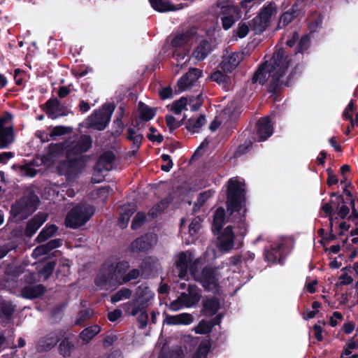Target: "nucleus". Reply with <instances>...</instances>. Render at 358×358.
Returning <instances> with one entry per match:
<instances>
[{
	"label": "nucleus",
	"mask_w": 358,
	"mask_h": 358,
	"mask_svg": "<svg viewBox=\"0 0 358 358\" xmlns=\"http://www.w3.org/2000/svg\"><path fill=\"white\" fill-rule=\"evenodd\" d=\"M291 59L285 55L283 49L277 50L269 61H266L255 73L253 83L269 84V91L276 90L289 84V76H287Z\"/></svg>",
	"instance_id": "nucleus-1"
},
{
	"label": "nucleus",
	"mask_w": 358,
	"mask_h": 358,
	"mask_svg": "<svg viewBox=\"0 0 358 358\" xmlns=\"http://www.w3.org/2000/svg\"><path fill=\"white\" fill-rule=\"evenodd\" d=\"M243 182L238 178H231L228 182L227 211L231 216L230 220L238 218L243 221L241 210L244 202V188Z\"/></svg>",
	"instance_id": "nucleus-2"
},
{
	"label": "nucleus",
	"mask_w": 358,
	"mask_h": 358,
	"mask_svg": "<svg viewBox=\"0 0 358 358\" xmlns=\"http://www.w3.org/2000/svg\"><path fill=\"white\" fill-rule=\"evenodd\" d=\"M129 267L127 262H120L113 267L111 266L103 274H100L96 278V283L99 286L105 285L107 283L111 286L121 285L125 282V272Z\"/></svg>",
	"instance_id": "nucleus-3"
},
{
	"label": "nucleus",
	"mask_w": 358,
	"mask_h": 358,
	"mask_svg": "<svg viewBox=\"0 0 358 358\" xmlns=\"http://www.w3.org/2000/svg\"><path fill=\"white\" fill-rule=\"evenodd\" d=\"M94 208L88 204L74 207L66 215L65 222L69 227L76 229L85 224L94 215Z\"/></svg>",
	"instance_id": "nucleus-4"
},
{
	"label": "nucleus",
	"mask_w": 358,
	"mask_h": 358,
	"mask_svg": "<svg viewBox=\"0 0 358 358\" xmlns=\"http://www.w3.org/2000/svg\"><path fill=\"white\" fill-rule=\"evenodd\" d=\"M200 267L199 260H196L190 268V273L196 281L201 282L203 287L209 291H217L218 287V278L210 268H205L201 272L198 270Z\"/></svg>",
	"instance_id": "nucleus-5"
},
{
	"label": "nucleus",
	"mask_w": 358,
	"mask_h": 358,
	"mask_svg": "<svg viewBox=\"0 0 358 358\" xmlns=\"http://www.w3.org/2000/svg\"><path fill=\"white\" fill-rule=\"evenodd\" d=\"M154 297V293L149 287L141 285L138 287L135 292L134 301L128 303V308L126 312L128 314L136 316L138 314L142 308H145L148 303Z\"/></svg>",
	"instance_id": "nucleus-6"
},
{
	"label": "nucleus",
	"mask_w": 358,
	"mask_h": 358,
	"mask_svg": "<svg viewBox=\"0 0 358 358\" xmlns=\"http://www.w3.org/2000/svg\"><path fill=\"white\" fill-rule=\"evenodd\" d=\"M201 296L200 290L194 285H189L187 292H182L169 304V309L177 311L182 307L190 308L199 301Z\"/></svg>",
	"instance_id": "nucleus-7"
},
{
	"label": "nucleus",
	"mask_w": 358,
	"mask_h": 358,
	"mask_svg": "<svg viewBox=\"0 0 358 358\" xmlns=\"http://www.w3.org/2000/svg\"><path fill=\"white\" fill-rule=\"evenodd\" d=\"M234 1L219 0L217 2V6L220 8L219 15L224 29L231 27L234 22L240 17L238 8L233 4Z\"/></svg>",
	"instance_id": "nucleus-8"
},
{
	"label": "nucleus",
	"mask_w": 358,
	"mask_h": 358,
	"mask_svg": "<svg viewBox=\"0 0 358 358\" xmlns=\"http://www.w3.org/2000/svg\"><path fill=\"white\" fill-rule=\"evenodd\" d=\"M114 109L113 104H104L101 109L88 117L87 120L88 127L96 130L104 129L110 120Z\"/></svg>",
	"instance_id": "nucleus-9"
},
{
	"label": "nucleus",
	"mask_w": 358,
	"mask_h": 358,
	"mask_svg": "<svg viewBox=\"0 0 358 358\" xmlns=\"http://www.w3.org/2000/svg\"><path fill=\"white\" fill-rule=\"evenodd\" d=\"M37 197L30 194L19 199L11 208V212L15 217L23 220L27 218L36 209Z\"/></svg>",
	"instance_id": "nucleus-10"
},
{
	"label": "nucleus",
	"mask_w": 358,
	"mask_h": 358,
	"mask_svg": "<svg viewBox=\"0 0 358 358\" xmlns=\"http://www.w3.org/2000/svg\"><path fill=\"white\" fill-rule=\"evenodd\" d=\"M68 152L66 160L60 162L57 166V171L60 175L65 176L70 180L74 179L83 170V162L78 157H71Z\"/></svg>",
	"instance_id": "nucleus-11"
},
{
	"label": "nucleus",
	"mask_w": 358,
	"mask_h": 358,
	"mask_svg": "<svg viewBox=\"0 0 358 358\" xmlns=\"http://www.w3.org/2000/svg\"><path fill=\"white\" fill-rule=\"evenodd\" d=\"M70 143L66 141L59 143H51L45 150V153L43 156V161L47 165H50L57 161L65 153L71 154Z\"/></svg>",
	"instance_id": "nucleus-12"
},
{
	"label": "nucleus",
	"mask_w": 358,
	"mask_h": 358,
	"mask_svg": "<svg viewBox=\"0 0 358 358\" xmlns=\"http://www.w3.org/2000/svg\"><path fill=\"white\" fill-rule=\"evenodd\" d=\"M11 117L7 114L0 118V148H7L15 140Z\"/></svg>",
	"instance_id": "nucleus-13"
},
{
	"label": "nucleus",
	"mask_w": 358,
	"mask_h": 358,
	"mask_svg": "<svg viewBox=\"0 0 358 358\" xmlns=\"http://www.w3.org/2000/svg\"><path fill=\"white\" fill-rule=\"evenodd\" d=\"M114 159L115 155L110 152H105L101 156L96 164L95 172L92 177L94 182H100L103 180L104 176L100 174L103 171L113 169Z\"/></svg>",
	"instance_id": "nucleus-14"
},
{
	"label": "nucleus",
	"mask_w": 358,
	"mask_h": 358,
	"mask_svg": "<svg viewBox=\"0 0 358 358\" xmlns=\"http://www.w3.org/2000/svg\"><path fill=\"white\" fill-rule=\"evenodd\" d=\"M192 262L191 255L185 252H180L176 257L175 268L173 272L176 276L180 279H188L187 268L189 264Z\"/></svg>",
	"instance_id": "nucleus-15"
},
{
	"label": "nucleus",
	"mask_w": 358,
	"mask_h": 358,
	"mask_svg": "<svg viewBox=\"0 0 358 358\" xmlns=\"http://www.w3.org/2000/svg\"><path fill=\"white\" fill-rule=\"evenodd\" d=\"M292 246V241L290 238H282L276 248L267 253L266 258L268 261L280 262L282 254L289 250Z\"/></svg>",
	"instance_id": "nucleus-16"
},
{
	"label": "nucleus",
	"mask_w": 358,
	"mask_h": 358,
	"mask_svg": "<svg viewBox=\"0 0 358 358\" xmlns=\"http://www.w3.org/2000/svg\"><path fill=\"white\" fill-rule=\"evenodd\" d=\"M243 59V53L241 52L227 54L223 56L221 68L224 71L231 73L238 66Z\"/></svg>",
	"instance_id": "nucleus-17"
},
{
	"label": "nucleus",
	"mask_w": 358,
	"mask_h": 358,
	"mask_svg": "<svg viewBox=\"0 0 358 358\" xmlns=\"http://www.w3.org/2000/svg\"><path fill=\"white\" fill-rule=\"evenodd\" d=\"M217 247L222 251L227 252L234 246V234L231 226L227 227L217 237Z\"/></svg>",
	"instance_id": "nucleus-18"
},
{
	"label": "nucleus",
	"mask_w": 358,
	"mask_h": 358,
	"mask_svg": "<svg viewBox=\"0 0 358 358\" xmlns=\"http://www.w3.org/2000/svg\"><path fill=\"white\" fill-rule=\"evenodd\" d=\"M202 71L198 69H191L178 82V92L187 90L201 76Z\"/></svg>",
	"instance_id": "nucleus-19"
},
{
	"label": "nucleus",
	"mask_w": 358,
	"mask_h": 358,
	"mask_svg": "<svg viewBox=\"0 0 358 358\" xmlns=\"http://www.w3.org/2000/svg\"><path fill=\"white\" fill-rule=\"evenodd\" d=\"M164 324L166 325H189L194 321L192 315L187 313L175 315L164 313Z\"/></svg>",
	"instance_id": "nucleus-20"
},
{
	"label": "nucleus",
	"mask_w": 358,
	"mask_h": 358,
	"mask_svg": "<svg viewBox=\"0 0 358 358\" xmlns=\"http://www.w3.org/2000/svg\"><path fill=\"white\" fill-rule=\"evenodd\" d=\"M257 134L259 141H265L273 134V124L268 117L260 119L257 124Z\"/></svg>",
	"instance_id": "nucleus-21"
},
{
	"label": "nucleus",
	"mask_w": 358,
	"mask_h": 358,
	"mask_svg": "<svg viewBox=\"0 0 358 358\" xmlns=\"http://www.w3.org/2000/svg\"><path fill=\"white\" fill-rule=\"evenodd\" d=\"M70 150L71 155L85 152L89 150L92 145V139L88 136H82L80 139L76 141H70Z\"/></svg>",
	"instance_id": "nucleus-22"
},
{
	"label": "nucleus",
	"mask_w": 358,
	"mask_h": 358,
	"mask_svg": "<svg viewBox=\"0 0 358 358\" xmlns=\"http://www.w3.org/2000/svg\"><path fill=\"white\" fill-rule=\"evenodd\" d=\"M331 203L336 208L337 215L345 219L350 214V208L347 206V201L341 196L334 193L331 194Z\"/></svg>",
	"instance_id": "nucleus-23"
},
{
	"label": "nucleus",
	"mask_w": 358,
	"mask_h": 358,
	"mask_svg": "<svg viewBox=\"0 0 358 358\" xmlns=\"http://www.w3.org/2000/svg\"><path fill=\"white\" fill-rule=\"evenodd\" d=\"M48 215L45 213H39L29 220L26 228V234L31 236L46 221Z\"/></svg>",
	"instance_id": "nucleus-24"
},
{
	"label": "nucleus",
	"mask_w": 358,
	"mask_h": 358,
	"mask_svg": "<svg viewBox=\"0 0 358 358\" xmlns=\"http://www.w3.org/2000/svg\"><path fill=\"white\" fill-rule=\"evenodd\" d=\"M46 112L52 118H57L59 116L65 115L66 113L62 111L63 107L60 101L57 99H51L46 103Z\"/></svg>",
	"instance_id": "nucleus-25"
},
{
	"label": "nucleus",
	"mask_w": 358,
	"mask_h": 358,
	"mask_svg": "<svg viewBox=\"0 0 358 358\" xmlns=\"http://www.w3.org/2000/svg\"><path fill=\"white\" fill-rule=\"evenodd\" d=\"M136 211V206L134 204L124 205L121 208L120 217L118 219V224L120 227L125 228L129 221L130 217Z\"/></svg>",
	"instance_id": "nucleus-26"
},
{
	"label": "nucleus",
	"mask_w": 358,
	"mask_h": 358,
	"mask_svg": "<svg viewBox=\"0 0 358 358\" xmlns=\"http://www.w3.org/2000/svg\"><path fill=\"white\" fill-rule=\"evenodd\" d=\"M60 245L61 241L59 239L51 240L48 243L36 248L32 252V256L35 258H38L42 255H46L52 249L57 248Z\"/></svg>",
	"instance_id": "nucleus-27"
},
{
	"label": "nucleus",
	"mask_w": 358,
	"mask_h": 358,
	"mask_svg": "<svg viewBox=\"0 0 358 358\" xmlns=\"http://www.w3.org/2000/svg\"><path fill=\"white\" fill-rule=\"evenodd\" d=\"M153 237L152 235L150 236H142L141 238H138L136 239L131 244V250L133 252H143L148 250L151 245V239H152Z\"/></svg>",
	"instance_id": "nucleus-28"
},
{
	"label": "nucleus",
	"mask_w": 358,
	"mask_h": 358,
	"mask_svg": "<svg viewBox=\"0 0 358 358\" xmlns=\"http://www.w3.org/2000/svg\"><path fill=\"white\" fill-rule=\"evenodd\" d=\"M152 7L159 12H167L177 10L182 8L180 4L173 5L164 0H149Z\"/></svg>",
	"instance_id": "nucleus-29"
},
{
	"label": "nucleus",
	"mask_w": 358,
	"mask_h": 358,
	"mask_svg": "<svg viewBox=\"0 0 358 358\" xmlns=\"http://www.w3.org/2000/svg\"><path fill=\"white\" fill-rule=\"evenodd\" d=\"M159 267V264L157 261L152 258H148L145 259L140 266L141 275L147 278L152 273L157 271Z\"/></svg>",
	"instance_id": "nucleus-30"
},
{
	"label": "nucleus",
	"mask_w": 358,
	"mask_h": 358,
	"mask_svg": "<svg viewBox=\"0 0 358 358\" xmlns=\"http://www.w3.org/2000/svg\"><path fill=\"white\" fill-rule=\"evenodd\" d=\"M211 50L210 44L206 41H202L192 53V57L197 62L204 59Z\"/></svg>",
	"instance_id": "nucleus-31"
},
{
	"label": "nucleus",
	"mask_w": 358,
	"mask_h": 358,
	"mask_svg": "<svg viewBox=\"0 0 358 358\" xmlns=\"http://www.w3.org/2000/svg\"><path fill=\"white\" fill-rule=\"evenodd\" d=\"M127 138L133 143L132 154L134 155L141 144L143 135L140 133L139 129L130 127L127 129Z\"/></svg>",
	"instance_id": "nucleus-32"
},
{
	"label": "nucleus",
	"mask_w": 358,
	"mask_h": 358,
	"mask_svg": "<svg viewBox=\"0 0 358 358\" xmlns=\"http://www.w3.org/2000/svg\"><path fill=\"white\" fill-rule=\"evenodd\" d=\"M45 291V288L41 285H28L22 289V295L24 298L34 299L41 295Z\"/></svg>",
	"instance_id": "nucleus-33"
},
{
	"label": "nucleus",
	"mask_w": 358,
	"mask_h": 358,
	"mask_svg": "<svg viewBox=\"0 0 358 358\" xmlns=\"http://www.w3.org/2000/svg\"><path fill=\"white\" fill-rule=\"evenodd\" d=\"M275 11V7L273 4L270 3L266 6H264L260 11L259 14L257 16V20L259 21L261 19H263V26L260 27V29H266L268 24V22Z\"/></svg>",
	"instance_id": "nucleus-34"
},
{
	"label": "nucleus",
	"mask_w": 358,
	"mask_h": 358,
	"mask_svg": "<svg viewBox=\"0 0 358 358\" xmlns=\"http://www.w3.org/2000/svg\"><path fill=\"white\" fill-rule=\"evenodd\" d=\"M59 341V338L55 334H51L41 338L38 343L39 350H49L54 348Z\"/></svg>",
	"instance_id": "nucleus-35"
},
{
	"label": "nucleus",
	"mask_w": 358,
	"mask_h": 358,
	"mask_svg": "<svg viewBox=\"0 0 358 358\" xmlns=\"http://www.w3.org/2000/svg\"><path fill=\"white\" fill-rule=\"evenodd\" d=\"M210 79L221 85L225 90H229L231 85V79L229 76L221 71H215L210 76Z\"/></svg>",
	"instance_id": "nucleus-36"
},
{
	"label": "nucleus",
	"mask_w": 358,
	"mask_h": 358,
	"mask_svg": "<svg viewBox=\"0 0 358 358\" xmlns=\"http://www.w3.org/2000/svg\"><path fill=\"white\" fill-rule=\"evenodd\" d=\"M101 327L98 324L87 327L80 332V338L85 343H87L101 331Z\"/></svg>",
	"instance_id": "nucleus-37"
},
{
	"label": "nucleus",
	"mask_w": 358,
	"mask_h": 358,
	"mask_svg": "<svg viewBox=\"0 0 358 358\" xmlns=\"http://www.w3.org/2000/svg\"><path fill=\"white\" fill-rule=\"evenodd\" d=\"M206 123V118L203 115H200L197 117H192L190 118L187 123V129L192 132L196 133L199 132L200 129L203 125Z\"/></svg>",
	"instance_id": "nucleus-38"
},
{
	"label": "nucleus",
	"mask_w": 358,
	"mask_h": 358,
	"mask_svg": "<svg viewBox=\"0 0 358 358\" xmlns=\"http://www.w3.org/2000/svg\"><path fill=\"white\" fill-rule=\"evenodd\" d=\"M12 168L18 171L20 175L29 177H34L36 173V171L33 167V162L25 164L24 165H13Z\"/></svg>",
	"instance_id": "nucleus-39"
},
{
	"label": "nucleus",
	"mask_w": 358,
	"mask_h": 358,
	"mask_svg": "<svg viewBox=\"0 0 358 358\" xmlns=\"http://www.w3.org/2000/svg\"><path fill=\"white\" fill-rule=\"evenodd\" d=\"M57 227L55 224L46 226L40 232V234H38V236L36 238V240L39 243L43 242L45 241H46L47 239H48L49 238H50L51 236H52L53 235H55V233L57 232Z\"/></svg>",
	"instance_id": "nucleus-40"
},
{
	"label": "nucleus",
	"mask_w": 358,
	"mask_h": 358,
	"mask_svg": "<svg viewBox=\"0 0 358 358\" xmlns=\"http://www.w3.org/2000/svg\"><path fill=\"white\" fill-rule=\"evenodd\" d=\"M219 308V301L217 298H210L203 302V309L206 314L213 315Z\"/></svg>",
	"instance_id": "nucleus-41"
},
{
	"label": "nucleus",
	"mask_w": 358,
	"mask_h": 358,
	"mask_svg": "<svg viewBox=\"0 0 358 358\" xmlns=\"http://www.w3.org/2000/svg\"><path fill=\"white\" fill-rule=\"evenodd\" d=\"M187 99L185 97H181L171 105L168 106V108L176 115H180L183 110H187Z\"/></svg>",
	"instance_id": "nucleus-42"
},
{
	"label": "nucleus",
	"mask_w": 358,
	"mask_h": 358,
	"mask_svg": "<svg viewBox=\"0 0 358 358\" xmlns=\"http://www.w3.org/2000/svg\"><path fill=\"white\" fill-rule=\"evenodd\" d=\"M224 210L223 208H218L214 215L213 229L220 231L224 222Z\"/></svg>",
	"instance_id": "nucleus-43"
},
{
	"label": "nucleus",
	"mask_w": 358,
	"mask_h": 358,
	"mask_svg": "<svg viewBox=\"0 0 358 358\" xmlns=\"http://www.w3.org/2000/svg\"><path fill=\"white\" fill-rule=\"evenodd\" d=\"M296 6H294L292 8V11L285 12L280 18L279 20V27H285L289 23H290L294 17H296L298 14H296Z\"/></svg>",
	"instance_id": "nucleus-44"
},
{
	"label": "nucleus",
	"mask_w": 358,
	"mask_h": 358,
	"mask_svg": "<svg viewBox=\"0 0 358 358\" xmlns=\"http://www.w3.org/2000/svg\"><path fill=\"white\" fill-rule=\"evenodd\" d=\"M131 291L127 288H122L117 291L111 296V301L117 303L118 301L129 299L131 296Z\"/></svg>",
	"instance_id": "nucleus-45"
},
{
	"label": "nucleus",
	"mask_w": 358,
	"mask_h": 358,
	"mask_svg": "<svg viewBox=\"0 0 358 358\" xmlns=\"http://www.w3.org/2000/svg\"><path fill=\"white\" fill-rule=\"evenodd\" d=\"M173 58L176 60V66L182 69L186 65L187 62L189 60V57L179 50H177L173 53Z\"/></svg>",
	"instance_id": "nucleus-46"
},
{
	"label": "nucleus",
	"mask_w": 358,
	"mask_h": 358,
	"mask_svg": "<svg viewBox=\"0 0 358 358\" xmlns=\"http://www.w3.org/2000/svg\"><path fill=\"white\" fill-rule=\"evenodd\" d=\"M73 348V345L71 344L69 340L65 339L60 343L59 346V351L60 355L62 356L69 357L70 356Z\"/></svg>",
	"instance_id": "nucleus-47"
},
{
	"label": "nucleus",
	"mask_w": 358,
	"mask_h": 358,
	"mask_svg": "<svg viewBox=\"0 0 358 358\" xmlns=\"http://www.w3.org/2000/svg\"><path fill=\"white\" fill-rule=\"evenodd\" d=\"M189 39L187 34H178L172 40L171 45L175 48H182L188 43Z\"/></svg>",
	"instance_id": "nucleus-48"
},
{
	"label": "nucleus",
	"mask_w": 358,
	"mask_h": 358,
	"mask_svg": "<svg viewBox=\"0 0 358 358\" xmlns=\"http://www.w3.org/2000/svg\"><path fill=\"white\" fill-rule=\"evenodd\" d=\"M210 345L208 341L201 342L196 352L194 358H206L209 351Z\"/></svg>",
	"instance_id": "nucleus-49"
},
{
	"label": "nucleus",
	"mask_w": 358,
	"mask_h": 358,
	"mask_svg": "<svg viewBox=\"0 0 358 358\" xmlns=\"http://www.w3.org/2000/svg\"><path fill=\"white\" fill-rule=\"evenodd\" d=\"M71 129L64 126H57L51 129L50 137L52 140H55L56 137L64 135L69 132Z\"/></svg>",
	"instance_id": "nucleus-50"
},
{
	"label": "nucleus",
	"mask_w": 358,
	"mask_h": 358,
	"mask_svg": "<svg viewBox=\"0 0 358 358\" xmlns=\"http://www.w3.org/2000/svg\"><path fill=\"white\" fill-rule=\"evenodd\" d=\"M183 120L184 118L179 120L171 115H167L166 116V122L170 131H173L178 128L182 124Z\"/></svg>",
	"instance_id": "nucleus-51"
},
{
	"label": "nucleus",
	"mask_w": 358,
	"mask_h": 358,
	"mask_svg": "<svg viewBox=\"0 0 358 358\" xmlns=\"http://www.w3.org/2000/svg\"><path fill=\"white\" fill-rule=\"evenodd\" d=\"M169 201L167 199L162 200L160 203L155 205L149 212V215L152 218L156 217L159 213L164 210L168 206Z\"/></svg>",
	"instance_id": "nucleus-52"
},
{
	"label": "nucleus",
	"mask_w": 358,
	"mask_h": 358,
	"mask_svg": "<svg viewBox=\"0 0 358 358\" xmlns=\"http://www.w3.org/2000/svg\"><path fill=\"white\" fill-rule=\"evenodd\" d=\"M194 330L196 334H208L211 331V325L209 322L202 320L199 324L194 328Z\"/></svg>",
	"instance_id": "nucleus-53"
},
{
	"label": "nucleus",
	"mask_w": 358,
	"mask_h": 358,
	"mask_svg": "<svg viewBox=\"0 0 358 358\" xmlns=\"http://www.w3.org/2000/svg\"><path fill=\"white\" fill-rule=\"evenodd\" d=\"M223 115L227 117L231 120H234L238 116V112L236 111L234 104L230 103L223 110Z\"/></svg>",
	"instance_id": "nucleus-54"
},
{
	"label": "nucleus",
	"mask_w": 358,
	"mask_h": 358,
	"mask_svg": "<svg viewBox=\"0 0 358 358\" xmlns=\"http://www.w3.org/2000/svg\"><path fill=\"white\" fill-rule=\"evenodd\" d=\"M145 220V215L142 212L138 213L132 221L131 228L133 229L139 228L143 224Z\"/></svg>",
	"instance_id": "nucleus-55"
},
{
	"label": "nucleus",
	"mask_w": 358,
	"mask_h": 358,
	"mask_svg": "<svg viewBox=\"0 0 358 358\" xmlns=\"http://www.w3.org/2000/svg\"><path fill=\"white\" fill-rule=\"evenodd\" d=\"M355 110V101L353 100H351L348 105L346 106V108L344 109V111L343 113V117L345 120H351V117H352V113Z\"/></svg>",
	"instance_id": "nucleus-56"
},
{
	"label": "nucleus",
	"mask_w": 358,
	"mask_h": 358,
	"mask_svg": "<svg viewBox=\"0 0 358 358\" xmlns=\"http://www.w3.org/2000/svg\"><path fill=\"white\" fill-rule=\"evenodd\" d=\"M55 266V264L53 262L48 263L41 271H40V273L42 276H43L44 279L48 278L52 272L53 271Z\"/></svg>",
	"instance_id": "nucleus-57"
},
{
	"label": "nucleus",
	"mask_w": 358,
	"mask_h": 358,
	"mask_svg": "<svg viewBox=\"0 0 358 358\" xmlns=\"http://www.w3.org/2000/svg\"><path fill=\"white\" fill-rule=\"evenodd\" d=\"M201 220L200 217H196L194 218L189 226V231L191 235L196 234L201 227Z\"/></svg>",
	"instance_id": "nucleus-58"
},
{
	"label": "nucleus",
	"mask_w": 358,
	"mask_h": 358,
	"mask_svg": "<svg viewBox=\"0 0 358 358\" xmlns=\"http://www.w3.org/2000/svg\"><path fill=\"white\" fill-rule=\"evenodd\" d=\"M213 193L214 192L212 190H208L200 193L197 199L196 205H199V206L203 205L204 203L212 196Z\"/></svg>",
	"instance_id": "nucleus-59"
},
{
	"label": "nucleus",
	"mask_w": 358,
	"mask_h": 358,
	"mask_svg": "<svg viewBox=\"0 0 358 358\" xmlns=\"http://www.w3.org/2000/svg\"><path fill=\"white\" fill-rule=\"evenodd\" d=\"M141 115L142 119L148 121V120H151L154 117L155 112L152 108H150L148 106H143L141 108Z\"/></svg>",
	"instance_id": "nucleus-60"
},
{
	"label": "nucleus",
	"mask_w": 358,
	"mask_h": 358,
	"mask_svg": "<svg viewBox=\"0 0 358 358\" xmlns=\"http://www.w3.org/2000/svg\"><path fill=\"white\" fill-rule=\"evenodd\" d=\"M92 314V311L90 309H86L80 311L78 313L76 324H80L82 322L89 319Z\"/></svg>",
	"instance_id": "nucleus-61"
},
{
	"label": "nucleus",
	"mask_w": 358,
	"mask_h": 358,
	"mask_svg": "<svg viewBox=\"0 0 358 358\" xmlns=\"http://www.w3.org/2000/svg\"><path fill=\"white\" fill-rule=\"evenodd\" d=\"M357 203V206H356L355 200H351L352 213L349 215V219L356 221L358 224V199Z\"/></svg>",
	"instance_id": "nucleus-62"
},
{
	"label": "nucleus",
	"mask_w": 358,
	"mask_h": 358,
	"mask_svg": "<svg viewBox=\"0 0 358 358\" xmlns=\"http://www.w3.org/2000/svg\"><path fill=\"white\" fill-rule=\"evenodd\" d=\"M150 133L148 134V138L152 141H157L161 143L163 141V136L160 134L156 135L157 130L153 128H150Z\"/></svg>",
	"instance_id": "nucleus-63"
},
{
	"label": "nucleus",
	"mask_w": 358,
	"mask_h": 358,
	"mask_svg": "<svg viewBox=\"0 0 358 358\" xmlns=\"http://www.w3.org/2000/svg\"><path fill=\"white\" fill-rule=\"evenodd\" d=\"M248 26L245 23H240L237 29V36L239 38H244L248 33Z\"/></svg>",
	"instance_id": "nucleus-64"
}]
</instances>
